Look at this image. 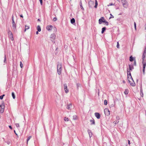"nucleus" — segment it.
I'll return each mask as SVG.
<instances>
[{
    "label": "nucleus",
    "mask_w": 146,
    "mask_h": 146,
    "mask_svg": "<svg viewBox=\"0 0 146 146\" xmlns=\"http://www.w3.org/2000/svg\"><path fill=\"white\" fill-rule=\"evenodd\" d=\"M123 83H125V81H123Z\"/></svg>",
    "instance_id": "5fc2aeb1"
},
{
    "label": "nucleus",
    "mask_w": 146,
    "mask_h": 146,
    "mask_svg": "<svg viewBox=\"0 0 146 146\" xmlns=\"http://www.w3.org/2000/svg\"><path fill=\"white\" fill-rule=\"evenodd\" d=\"M94 114L95 116L97 119H99L100 118V115L99 113L96 112Z\"/></svg>",
    "instance_id": "9d476101"
},
{
    "label": "nucleus",
    "mask_w": 146,
    "mask_h": 146,
    "mask_svg": "<svg viewBox=\"0 0 146 146\" xmlns=\"http://www.w3.org/2000/svg\"><path fill=\"white\" fill-rule=\"evenodd\" d=\"M128 92H129V90L128 89H126L125 90V92H124V94H126V95H127V94H128Z\"/></svg>",
    "instance_id": "f3484780"
},
{
    "label": "nucleus",
    "mask_w": 146,
    "mask_h": 146,
    "mask_svg": "<svg viewBox=\"0 0 146 146\" xmlns=\"http://www.w3.org/2000/svg\"><path fill=\"white\" fill-rule=\"evenodd\" d=\"M14 132L15 133V134L17 136V134L16 133V131L15 130H14Z\"/></svg>",
    "instance_id": "09e8293b"
},
{
    "label": "nucleus",
    "mask_w": 146,
    "mask_h": 146,
    "mask_svg": "<svg viewBox=\"0 0 146 146\" xmlns=\"http://www.w3.org/2000/svg\"><path fill=\"white\" fill-rule=\"evenodd\" d=\"M4 62H5V63H7L6 57V55L5 56L4 60Z\"/></svg>",
    "instance_id": "c756f323"
},
{
    "label": "nucleus",
    "mask_w": 146,
    "mask_h": 146,
    "mask_svg": "<svg viewBox=\"0 0 146 146\" xmlns=\"http://www.w3.org/2000/svg\"><path fill=\"white\" fill-rule=\"evenodd\" d=\"M105 20L103 17H102L99 20V23L100 24H101L102 23H104L103 21H105Z\"/></svg>",
    "instance_id": "0eeeda50"
},
{
    "label": "nucleus",
    "mask_w": 146,
    "mask_h": 146,
    "mask_svg": "<svg viewBox=\"0 0 146 146\" xmlns=\"http://www.w3.org/2000/svg\"><path fill=\"white\" fill-rule=\"evenodd\" d=\"M62 70V64L61 63H58L57 65V71L58 74L60 75Z\"/></svg>",
    "instance_id": "f03ea898"
},
{
    "label": "nucleus",
    "mask_w": 146,
    "mask_h": 146,
    "mask_svg": "<svg viewBox=\"0 0 146 146\" xmlns=\"http://www.w3.org/2000/svg\"><path fill=\"white\" fill-rule=\"evenodd\" d=\"M31 138V136H29V137H28L27 139V144H28V142L29 141L30 139Z\"/></svg>",
    "instance_id": "cd10ccee"
},
{
    "label": "nucleus",
    "mask_w": 146,
    "mask_h": 146,
    "mask_svg": "<svg viewBox=\"0 0 146 146\" xmlns=\"http://www.w3.org/2000/svg\"><path fill=\"white\" fill-rule=\"evenodd\" d=\"M12 97L14 99H15V95L14 94V93L13 92H12Z\"/></svg>",
    "instance_id": "393cba45"
},
{
    "label": "nucleus",
    "mask_w": 146,
    "mask_h": 146,
    "mask_svg": "<svg viewBox=\"0 0 146 146\" xmlns=\"http://www.w3.org/2000/svg\"><path fill=\"white\" fill-rule=\"evenodd\" d=\"M104 112L106 115L108 116L110 115V112L108 108H106L104 110Z\"/></svg>",
    "instance_id": "39448f33"
},
{
    "label": "nucleus",
    "mask_w": 146,
    "mask_h": 146,
    "mask_svg": "<svg viewBox=\"0 0 146 146\" xmlns=\"http://www.w3.org/2000/svg\"><path fill=\"white\" fill-rule=\"evenodd\" d=\"M39 1L40 2V4L41 5H42V0H39Z\"/></svg>",
    "instance_id": "37998d69"
},
{
    "label": "nucleus",
    "mask_w": 146,
    "mask_h": 146,
    "mask_svg": "<svg viewBox=\"0 0 146 146\" xmlns=\"http://www.w3.org/2000/svg\"><path fill=\"white\" fill-rule=\"evenodd\" d=\"M142 64H143V73H145V66L146 65V60H145L144 61H142Z\"/></svg>",
    "instance_id": "20e7f679"
},
{
    "label": "nucleus",
    "mask_w": 146,
    "mask_h": 146,
    "mask_svg": "<svg viewBox=\"0 0 146 146\" xmlns=\"http://www.w3.org/2000/svg\"><path fill=\"white\" fill-rule=\"evenodd\" d=\"M106 28L105 27H103L102 29V31L101 32L103 34L104 33V31L106 30Z\"/></svg>",
    "instance_id": "aec40b11"
},
{
    "label": "nucleus",
    "mask_w": 146,
    "mask_h": 146,
    "mask_svg": "<svg viewBox=\"0 0 146 146\" xmlns=\"http://www.w3.org/2000/svg\"><path fill=\"white\" fill-rule=\"evenodd\" d=\"M90 121L91 122V124L92 125V124H94V125L95 124V122L94 120V119H93L92 120H90Z\"/></svg>",
    "instance_id": "dca6fc26"
},
{
    "label": "nucleus",
    "mask_w": 146,
    "mask_h": 146,
    "mask_svg": "<svg viewBox=\"0 0 146 146\" xmlns=\"http://www.w3.org/2000/svg\"><path fill=\"white\" fill-rule=\"evenodd\" d=\"M57 19L55 17L53 19V21H56Z\"/></svg>",
    "instance_id": "79ce46f5"
},
{
    "label": "nucleus",
    "mask_w": 146,
    "mask_h": 146,
    "mask_svg": "<svg viewBox=\"0 0 146 146\" xmlns=\"http://www.w3.org/2000/svg\"><path fill=\"white\" fill-rule=\"evenodd\" d=\"M114 5V4H113L112 3H111L109 5H108V6H110L113 5Z\"/></svg>",
    "instance_id": "a19ab883"
},
{
    "label": "nucleus",
    "mask_w": 146,
    "mask_h": 146,
    "mask_svg": "<svg viewBox=\"0 0 146 146\" xmlns=\"http://www.w3.org/2000/svg\"><path fill=\"white\" fill-rule=\"evenodd\" d=\"M75 22V20L74 18L72 19L71 20V23L72 24H73Z\"/></svg>",
    "instance_id": "4be33fe9"
},
{
    "label": "nucleus",
    "mask_w": 146,
    "mask_h": 146,
    "mask_svg": "<svg viewBox=\"0 0 146 146\" xmlns=\"http://www.w3.org/2000/svg\"><path fill=\"white\" fill-rule=\"evenodd\" d=\"M110 15L111 16L110 17L109 19H111V18H113L114 17L111 14H110Z\"/></svg>",
    "instance_id": "58836bf2"
},
{
    "label": "nucleus",
    "mask_w": 146,
    "mask_h": 146,
    "mask_svg": "<svg viewBox=\"0 0 146 146\" xmlns=\"http://www.w3.org/2000/svg\"><path fill=\"white\" fill-rule=\"evenodd\" d=\"M12 24H13V29L14 30H15L16 29V25L15 23V21L14 20L13 16L12 17Z\"/></svg>",
    "instance_id": "7ed1b4c3"
},
{
    "label": "nucleus",
    "mask_w": 146,
    "mask_h": 146,
    "mask_svg": "<svg viewBox=\"0 0 146 146\" xmlns=\"http://www.w3.org/2000/svg\"><path fill=\"white\" fill-rule=\"evenodd\" d=\"M117 48H119V44L118 42H117Z\"/></svg>",
    "instance_id": "f704fd0d"
},
{
    "label": "nucleus",
    "mask_w": 146,
    "mask_h": 146,
    "mask_svg": "<svg viewBox=\"0 0 146 146\" xmlns=\"http://www.w3.org/2000/svg\"><path fill=\"white\" fill-rule=\"evenodd\" d=\"M128 144L130 145V141L129 140H128Z\"/></svg>",
    "instance_id": "a18cd8bd"
},
{
    "label": "nucleus",
    "mask_w": 146,
    "mask_h": 146,
    "mask_svg": "<svg viewBox=\"0 0 146 146\" xmlns=\"http://www.w3.org/2000/svg\"><path fill=\"white\" fill-rule=\"evenodd\" d=\"M80 86V84H77V88L78 89L79 87Z\"/></svg>",
    "instance_id": "4c0bfd02"
},
{
    "label": "nucleus",
    "mask_w": 146,
    "mask_h": 146,
    "mask_svg": "<svg viewBox=\"0 0 146 146\" xmlns=\"http://www.w3.org/2000/svg\"><path fill=\"white\" fill-rule=\"evenodd\" d=\"M38 31H36V35H38Z\"/></svg>",
    "instance_id": "3c124183"
},
{
    "label": "nucleus",
    "mask_w": 146,
    "mask_h": 146,
    "mask_svg": "<svg viewBox=\"0 0 146 146\" xmlns=\"http://www.w3.org/2000/svg\"><path fill=\"white\" fill-rule=\"evenodd\" d=\"M116 119L118 120H119V117L118 116H117L116 117Z\"/></svg>",
    "instance_id": "49530a36"
},
{
    "label": "nucleus",
    "mask_w": 146,
    "mask_h": 146,
    "mask_svg": "<svg viewBox=\"0 0 146 146\" xmlns=\"http://www.w3.org/2000/svg\"><path fill=\"white\" fill-rule=\"evenodd\" d=\"M5 96L4 94H3L1 96H0V99L1 100H2L3 99V97Z\"/></svg>",
    "instance_id": "2f4dec72"
},
{
    "label": "nucleus",
    "mask_w": 146,
    "mask_h": 146,
    "mask_svg": "<svg viewBox=\"0 0 146 146\" xmlns=\"http://www.w3.org/2000/svg\"><path fill=\"white\" fill-rule=\"evenodd\" d=\"M104 22V23H105L106 24V25H109V23L108 22H107V21H106V20L105 21H103Z\"/></svg>",
    "instance_id": "bb28decb"
},
{
    "label": "nucleus",
    "mask_w": 146,
    "mask_h": 146,
    "mask_svg": "<svg viewBox=\"0 0 146 146\" xmlns=\"http://www.w3.org/2000/svg\"><path fill=\"white\" fill-rule=\"evenodd\" d=\"M20 17H22V18H23V15H20Z\"/></svg>",
    "instance_id": "603ef678"
},
{
    "label": "nucleus",
    "mask_w": 146,
    "mask_h": 146,
    "mask_svg": "<svg viewBox=\"0 0 146 146\" xmlns=\"http://www.w3.org/2000/svg\"><path fill=\"white\" fill-rule=\"evenodd\" d=\"M140 92L141 96L142 97H143V91L142 89L141 90Z\"/></svg>",
    "instance_id": "c85d7f7f"
},
{
    "label": "nucleus",
    "mask_w": 146,
    "mask_h": 146,
    "mask_svg": "<svg viewBox=\"0 0 146 146\" xmlns=\"http://www.w3.org/2000/svg\"><path fill=\"white\" fill-rule=\"evenodd\" d=\"M134 64H135V65H136V61L135 60V62H134Z\"/></svg>",
    "instance_id": "864d4df0"
},
{
    "label": "nucleus",
    "mask_w": 146,
    "mask_h": 146,
    "mask_svg": "<svg viewBox=\"0 0 146 146\" xmlns=\"http://www.w3.org/2000/svg\"><path fill=\"white\" fill-rule=\"evenodd\" d=\"M9 128L11 129H12V127L11 126V125H9Z\"/></svg>",
    "instance_id": "de8ad7c7"
},
{
    "label": "nucleus",
    "mask_w": 146,
    "mask_h": 146,
    "mask_svg": "<svg viewBox=\"0 0 146 146\" xmlns=\"http://www.w3.org/2000/svg\"><path fill=\"white\" fill-rule=\"evenodd\" d=\"M134 27H135V30H136V23L135 22L134 23Z\"/></svg>",
    "instance_id": "ea45409f"
},
{
    "label": "nucleus",
    "mask_w": 146,
    "mask_h": 146,
    "mask_svg": "<svg viewBox=\"0 0 146 146\" xmlns=\"http://www.w3.org/2000/svg\"><path fill=\"white\" fill-rule=\"evenodd\" d=\"M80 6V7H81V9H82L83 10H84V8H83V7L82 6V5H81V6Z\"/></svg>",
    "instance_id": "c03bdc74"
},
{
    "label": "nucleus",
    "mask_w": 146,
    "mask_h": 146,
    "mask_svg": "<svg viewBox=\"0 0 146 146\" xmlns=\"http://www.w3.org/2000/svg\"><path fill=\"white\" fill-rule=\"evenodd\" d=\"M88 132L89 134V136H90V137H91L92 136V132L90 130H88Z\"/></svg>",
    "instance_id": "f8f14e48"
},
{
    "label": "nucleus",
    "mask_w": 146,
    "mask_h": 146,
    "mask_svg": "<svg viewBox=\"0 0 146 146\" xmlns=\"http://www.w3.org/2000/svg\"><path fill=\"white\" fill-rule=\"evenodd\" d=\"M64 120L65 121H69V119L68 117H65L64 118Z\"/></svg>",
    "instance_id": "b1692460"
},
{
    "label": "nucleus",
    "mask_w": 146,
    "mask_h": 146,
    "mask_svg": "<svg viewBox=\"0 0 146 146\" xmlns=\"http://www.w3.org/2000/svg\"><path fill=\"white\" fill-rule=\"evenodd\" d=\"M53 28V27L51 25H49L47 26L46 27V29L47 30L49 31H50L52 30Z\"/></svg>",
    "instance_id": "6e6552de"
},
{
    "label": "nucleus",
    "mask_w": 146,
    "mask_h": 146,
    "mask_svg": "<svg viewBox=\"0 0 146 146\" xmlns=\"http://www.w3.org/2000/svg\"><path fill=\"white\" fill-rule=\"evenodd\" d=\"M37 30L38 31L40 32L41 31L40 27L39 25H38L37 27Z\"/></svg>",
    "instance_id": "6ab92c4d"
},
{
    "label": "nucleus",
    "mask_w": 146,
    "mask_h": 146,
    "mask_svg": "<svg viewBox=\"0 0 146 146\" xmlns=\"http://www.w3.org/2000/svg\"><path fill=\"white\" fill-rule=\"evenodd\" d=\"M127 74L128 75V79L129 83L132 86H134V83L132 78L130 70H127Z\"/></svg>",
    "instance_id": "f257e3e1"
},
{
    "label": "nucleus",
    "mask_w": 146,
    "mask_h": 146,
    "mask_svg": "<svg viewBox=\"0 0 146 146\" xmlns=\"http://www.w3.org/2000/svg\"><path fill=\"white\" fill-rule=\"evenodd\" d=\"M127 2L126 1H125V3H123V2H122V3H123V6L124 7H125V5H126V3Z\"/></svg>",
    "instance_id": "72a5a7b5"
},
{
    "label": "nucleus",
    "mask_w": 146,
    "mask_h": 146,
    "mask_svg": "<svg viewBox=\"0 0 146 146\" xmlns=\"http://www.w3.org/2000/svg\"><path fill=\"white\" fill-rule=\"evenodd\" d=\"M64 89L65 92L67 93L69 92V90L68 89L67 86L66 84H64Z\"/></svg>",
    "instance_id": "423d86ee"
},
{
    "label": "nucleus",
    "mask_w": 146,
    "mask_h": 146,
    "mask_svg": "<svg viewBox=\"0 0 146 146\" xmlns=\"http://www.w3.org/2000/svg\"><path fill=\"white\" fill-rule=\"evenodd\" d=\"M80 6L81 5H82V1L81 0L80 1Z\"/></svg>",
    "instance_id": "8fccbe9b"
},
{
    "label": "nucleus",
    "mask_w": 146,
    "mask_h": 146,
    "mask_svg": "<svg viewBox=\"0 0 146 146\" xmlns=\"http://www.w3.org/2000/svg\"><path fill=\"white\" fill-rule=\"evenodd\" d=\"M56 38V35L54 34L53 33L51 34L50 36V38L51 39V40H54Z\"/></svg>",
    "instance_id": "1a4fd4ad"
},
{
    "label": "nucleus",
    "mask_w": 146,
    "mask_h": 146,
    "mask_svg": "<svg viewBox=\"0 0 146 146\" xmlns=\"http://www.w3.org/2000/svg\"><path fill=\"white\" fill-rule=\"evenodd\" d=\"M73 119L74 120H76L78 119V117L76 115H74L73 116Z\"/></svg>",
    "instance_id": "4468645a"
},
{
    "label": "nucleus",
    "mask_w": 146,
    "mask_h": 146,
    "mask_svg": "<svg viewBox=\"0 0 146 146\" xmlns=\"http://www.w3.org/2000/svg\"><path fill=\"white\" fill-rule=\"evenodd\" d=\"M134 60L133 58L132 57V56H131L130 57L129 60L130 61L132 62Z\"/></svg>",
    "instance_id": "5701e85b"
},
{
    "label": "nucleus",
    "mask_w": 146,
    "mask_h": 146,
    "mask_svg": "<svg viewBox=\"0 0 146 146\" xmlns=\"http://www.w3.org/2000/svg\"><path fill=\"white\" fill-rule=\"evenodd\" d=\"M6 143H7V144L9 145L10 144L11 142L9 141H8L6 142Z\"/></svg>",
    "instance_id": "e433bc0d"
},
{
    "label": "nucleus",
    "mask_w": 146,
    "mask_h": 146,
    "mask_svg": "<svg viewBox=\"0 0 146 146\" xmlns=\"http://www.w3.org/2000/svg\"><path fill=\"white\" fill-rule=\"evenodd\" d=\"M20 66L21 68H22L23 67V64L22 62H20Z\"/></svg>",
    "instance_id": "473e14b6"
},
{
    "label": "nucleus",
    "mask_w": 146,
    "mask_h": 146,
    "mask_svg": "<svg viewBox=\"0 0 146 146\" xmlns=\"http://www.w3.org/2000/svg\"><path fill=\"white\" fill-rule=\"evenodd\" d=\"M15 125L17 127H19V123H16L15 124Z\"/></svg>",
    "instance_id": "c9c22d12"
},
{
    "label": "nucleus",
    "mask_w": 146,
    "mask_h": 146,
    "mask_svg": "<svg viewBox=\"0 0 146 146\" xmlns=\"http://www.w3.org/2000/svg\"><path fill=\"white\" fill-rule=\"evenodd\" d=\"M8 35L10 36V37L11 38V40H12L13 39V34L11 31H9L8 32Z\"/></svg>",
    "instance_id": "9b49d317"
},
{
    "label": "nucleus",
    "mask_w": 146,
    "mask_h": 146,
    "mask_svg": "<svg viewBox=\"0 0 146 146\" xmlns=\"http://www.w3.org/2000/svg\"><path fill=\"white\" fill-rule=\"evenodd\" d=\"M107 101L106 100H105L104 101V104L105 105H106L107 104Z\"/></svg>",
    "instance_id": "7c9ffc66"
},
{
    "label": "nucleus",
    "mask_w": 146,
    "mask_h": 146,
    "mask_svg": "<svg viewBox=\"0 0 146 146\" xmlns=\"http://www.w3.org/2000/svg\"><path fill=\"white\" fill-rule=\"evenodd\" d=\"M129 70H130V71L131 70L133 69V66H131L130 65H129Z\"/></svg>",
    "instance_id": "a211bd4d"
},
{
    "label": "nucleus",
    "mask_w": 146,
    "mask_h": 146,
    "mask_svg": "<svg viewBox=\"0 0 146 146\" xmlns=\"http://www.w3.org/2000/svg\"><path fill=\"white\" fill-rule=\"evenodd\" d=\"M29 26H25V31H26V30H27L29 29Z\"/></svg>",
    "instance_id": "a878e982"
},
{
    "label": "nucleus",
    "mask_w": 146,
    "mask_h": 146,
    "mask_svg": "<svg viewBox=\"0 0 146 146\" xmlns=\"http://www.w3.org/2000/svg\"><path fill=\"white\" fill-rule=\"evenodd\" d=\"M145 51H144V52L143 54V57H142V61H144L145 60Z\"/></svg>",
    "instance_id": "ddd939ff"
},
{
    "label": "nucleus",
    "mask_w": 146,
    "mask_h": 146,
    "mask_svg": "<svg viewBox=\"0 0 146 146\" xmlns=\"http://www.w3.org/2000/svg\"><path fill=\"white\" fill-rule=\"evenodd\" d=\"M72 106V105L71 104H69V105H68L67 106L66 108L68 109L69 110L70 109V106Z\"/></svg>",
    "instance_id": "412c9836"
},
{
    "label": "nucleus",
    "mask_w": 146,
    "mask_h": 146,
    "mask_svg": "<svg viewBox=\"0 0 146 146\" xmlns=\"http://www.w3.org/2000/svg\"><path fill=\"white\" fill-rule=\"evenodd\" d=\"M95 5L94 6V7L95 8H96L98 5V2L97 0H95Z\"/></svg>",
    "instance_id": "2eb2a0df"
}]
</instances>
